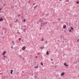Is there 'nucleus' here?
Wrapping results in <instances>:
<instances>
[{
    "label": "nucleus",
    "instance_id": "f257e3e1",
    "mask_svg": "<svg viewBox=\"0 0 79 79\" xmlns=\"http://www.w3.org/2000/svg\"><path fill=\"white\" fill-rule=\"evenodd\" d=\"M6 58V59H7L8 58V57L6 56H4V58H3V60H5V58Z\"/></svg>",
    "mask_w": 79,
    "mask_h": 79
},
{
    "label": "nucleus",
    "instance_id": "f03ea898",
    "mask_svg": "<svg viewBox=\"0 0 79 79\" xmlns=\"http://www.w3.org/2000/svg\"><path fill=\"white\" fill-rule=\"evenodd\" d=\"M26 49V46H23L22 48V50H24Z\"/></svg>",
    "mask_w": 79,
    "mask_h": 79
},
{
    "label": "nucleus",
    "instance_id": "7ed1b4c3",
    "mask_svg": "<svg viewBox=\"0 0 79 79\" xmlns=\"http://www.w3.org/2000/svg\"><path fill=\"white\" fill-rule=\"evenodd\" d=\"M41 26H45V23H41Z\"/></svg>",
    "mask_w": 79,
    "mask_h": 79
},
{
    "label": "nucleus",
    "instance_id": "20e7f679",
    "mask_svg": "<svg viewBox=\"0 0 79 79\" xmlns=\"http://www.w3.org/2000/svg\"><path fill=\"white\" fill-rule=\"evenodd\" d=\"M3 1L2 0H0V5H2L3 3Z\"/></svg>",
    "mask_w": 79,
    "mask_h": 79
},
{
    "label": "nucleus",
    "instance_id": "39448f33",
    "mask_svg": "<svg viewBox=\"0 0 79 79\" xmlns=\"http://www.w3.org/2000/svg\"><path fill=\"white\" fill-rule=\"evenodd\" d=\"M64 72H62L61 74V76H64Z\"/></svg>",
    "mask_w": 79,
    "mask_h": 79
},
{
    "label": "nucleus",
    "instance_id": "423d86ee",
    "mask_svg": "<svg viewBox=\"0 0 79 79\" xmlns=\"http://www.w3.org/2000/svg\"><path fill=\"white\" fill-rule=\"evenodd\" d=\"M44 46H43L42 47H40V49H42V50H43V49H44Z\"/></svg>",
    "mask_w": 79,
    "mask_h": 79
},
{
    "label": "nucleus",
    "instance_id": "0eeeda50",
    "mask_svg": "<svg viewBox=\"0 0 79 79\" xmlns=\"http://www.w3.org/2000/svg\"><path fill=\"white\" fill-rule=\"evenodd\" d=\"M64 64L65 66H68V65L66 63H64Z\"/></svg>",
    "mask_w": 79,
    "mask_h": 79
},
{
    "label": "nucleus",
    "instance_id": "6e6552de",
    "mask_svg": "<svg viewBox=\"0 0 79 79\" xmlns=\"http://www.w3.org/2000/svg\"><path fill=\"white\" fill-rule=\"evenodd\" d=\"M66 25H65L63 27V29H66Z\"/></svg>",
    "mask_w": 79,
    "mask_h": 79
},
{
    "label": "nucleus",
    "instance_id": "1a4fd4ad",
    "mask_svg": "<svg viewBox=\"0 0 79 79\" xmlns=\"http://www.w3.org/2000/svg\"><path fill=\"white\" fill-rule=\"evenodd\" d=\"M13 70H11L10 72V74H13Z\"/></svg>",
    "mask_w": 79,
    "mask_h": 79
},
{
    "label": "nucleus",
    "instance_id": "9d476101",
    "mask_svg": "<svg viewBox=\"0 0 79 79\" xmlns=\"http://www.w3.org/2000/svg\"><path fill=\"white\" fill-rule=\"evenodd\" d=\"M3 21V18H1L0 19V21Z\"/></svg>",
    "mask_w": 79,
    "mask_h": 79
},
{
    "label": "nucleus",
    "instance_id": "9b49d317",
    "mask_svg": "<svg viewBox=\"0 0 79 79\" xmlns=\"http://www.w3.org/2000/svg\"><path fill=\"white\" fill-rule=\"evenodd\" d=\"M23 31L25 32H26V28H24L23 29Z\"/></svg>",
    "mask_w": 79,
    "mask_h": 79
},
{
    "label": "nucleus",
    "instance_id": "f8f14e48",
    "mask_svg": "<svg viewBox=\"0 0 79 79\" xmlns=\"http://www.w3.org/2000/svg\"><path fill=\"white\" fill-rule=\"evenodd\" d=\"M18 56L19 58H22V56L21 55H19Z\"/></svg>",
    "mask_w": 79,
    "mask_h": 79
},
{
    "label": "nucleus",
    "instance_id": "ddd939ff",
    "mask_svg": "<svg viewBox=\"0 0 79 79\" xmlns=\"http://www.w3.org/2000/svg\"><path fill=\"white\" fill-rule=\"evenodd\" d=\"M46 54H47V55H49V53H48V51H47V52Z\"/></svg>",
    "mask_w": 79,
    "mask_h": 79
},
{
    "label": "nucleus",
    "instance_id": "4468645a",
    "mask_svg": "<svg viewBox=\"0 0 79 79\" xmlns=\"http://www.w3.org/2000/svg\"><path fill=\"white\" fill-rule=\"evenodd\" d=\"M70 28H71V30H74V28H73V27H70Z\"/></svg>",
    "mask_w": 79,
    "mask_h": 79
},
{
    "label": "nucleus",
    "instance_id": "2eb2a0df",
    "mask_svg": "<svg viewBox=\"0 0 79 79\" xmlns=\"http://www.w3.org/2000/svg\"><path fill=\"white\" fill-rule=\"evenodd\" d=\"M57 19L58 20V21H61V19L59 18H58Z\"/></svg>",
    "mask_w": 79,
    "mask_h": 79
},
{
    "label": "nucleus",
    "instance_id": "dca6fc26",
    "mask_svg": "<svg viewBox=\"0 0 79 79\" xmlns=\"http://www.w3.org/2000/svg\"><path fill=\"white\" fill-rule=\"evenodd\" d=\"M15 22H16V23H17V22H18V19H17L16 20Z\"/></svg>",
    "mask_w": 79,
    "mask_h": 79
},
{
    "label": "nucleus",
    "instance_id": "f3484780",
    "mask_svg": "<svg viewBox=\"0 0 79 79\" xmlns=\"http://www.w3.org/2000/svg\"><path fill=\"white\" fill-rule=\"evenodd\" d=\"M47 23H48V22H44V24H47Z\"/></svg>",
    "mask_w": 79,
    "mask_h": 79
},
{
    "label": "nucleus",
    "instance_id": "a211bd4d",
    "mask_svg": "<svg viewBox=\"0 0 79 79\" xmlns=\"http://www.w3.org/2000/svg\"><path fill=\"white\" fill-rule=\"evenodd\" d=\"M66 2H69V0H66L65 1Z\"/></svg>",
    "mask_w": 79,
    "mask_h": 79
},
{
    "label": "nucleus",
    "instance_id": "6ab92c4d",
    "mask_svg": "<svg viewBox=\"0 0 79 79\" xmlns=\"http://www.w3.org/2000/svg\"><path fill=\"white\" fill-rule=\"evenodd\" d=\"M37 55H40V53L38 52L37 53Z\"/></svg>",
    "mask_w": 79,
    "mask_h": 79
},
{
    "label": "nucleus",
    "instance_id": "aec40b11",
    "mask_svg": "<svg viewBox=\"0 0 79 79\" xmlns=\"http://www.w3.org/2000/svg\"><path fill=\"white\" fill-rule=\"evenodd\" d=\"M35 68H39V67L38 66H37L36 67H35Z\"/></svg>",
    "mask_w": 79,
    "mask_h": 79
},
{
    "label": "nucleus",
    "instance_id": "412c9836",
    "mask_svg": "<svg viewBox=\"0 0 79 79\" xmlns=\"http://www.w3.org/2000/svg\"><path fill=\"white\" fill-rule=\"evenodd\" d=\"M76 2H77V4H79V1H77Z\"/></svg>",
    "mask_w": 79,
    "mask_h": 79
},
{
    "label": "nucleus",
    "instance_id": "4be33fe9",
    "mask_svg": "<svg viewBox=\"0 0 79 79\" xmlns=\"http://www.w3.org/2000/svg\"><path fill=\"white\" fill-rule=\"evenodd\" d=\"M63 37V35H61L60 36V38H62V37Z\"/></svg>",
    "mask_w": 79,
    "mask_h": 79
},
{
    "label": "nucleus",
    "instance_id": "5701e85b",
    "mask_svg": "<svg viewBox=\"0 0 79 79\" xmlns=\"http://www.w3.org/2000/svg\"><path fill=\"white\" fill-rule=\"evenodd\" d=\"M17 34H19V35H20V33L18 31H17Z\"/></svg>",
    "mask_w": 79,
    "mask_h": 79
},
{
    "label": "nucleus",
    "instance_id": "b1692460",
    "mask_svg": "<svg viewBox=\"0 0 79 79\" xmlns=\"http://www.w3.org/2000/svg\"><path fill=\"white\" fill-rule=\"evenodd\" d=\"M23 22H26V19H24V20H23Z\"/></svg>",
    "mask_w": 79,
    "mask_h": 79
},
{
    "label": "nucleus",
    "instance_id": "393cba45",
    "mask_svg": "<svg viewBox=\"0 0 79 79\" xmlns=\"http://www.w3.org/2000/svg\"><path fill=\"white\" fill-rule=\"evenodd\" d=\"M21 16V15L20 14H19V15H17L18 17H20Z\"/></svg>",
    "mask_w": 79,
    "mask_h": 79
},
{
    "label": "nucleus",
    "instance_id": "a878e982",
    "mask_svg": "<svg viewBox=\"0 0 79 79\" xmlns=\"http://www.w3.org/2000/svg\"><path fill=\"white\" fill-rule=\"evenodd\" d=\"M41 65L42 66H43V63L41 62Z\"/></svg>",
    "mask_w": 79,
    "mask_h": 79
},
{
    "label": "nucleus",
    "instance_id": "bb28decb",
    "mask_svg": "<svg viewBox=\"0 0 79 79\" xmlns=\"http://www.w3.org/2000/svg\"><path fill=\"white\" fill-rule=\"evenodd\" d=\"M6 53V51H4L3 52V53H4V54H5Z\"/></svg>",
    "mask_w": 79,
    "mask_h": 79
},
{
    "label": "nucleus",
    "instance_id": "cd10ccee",
    "mask_svg": "<svg viewBox=\"0 0 79 79\" xmlns=\"http://www.w3.org/2000/svg\"><path fill=\"white\" fill-rule=\"evenodd\" d=\"M2 9H3V7H1V8H0V11H1V10H2Z\"/></svg>",
    "mask_w": 79,
    "mask_h": 79
},
{
    "label": "nucleus",
    "instance_id": "c85d7f7f",
    "mask_svg": "<svg viewBox=\"0 0 79 79\" xmlns=\"http://www.w3.org/2000/svg\"><path fill=\"white\" fill-rule=\"evenodd\" d=\"M36 7H37V5H36V6H35L34 7V9L36 8Z\"/></svg>",
    "mask_w": 79,
    "mask_h": 79
},
{
    "label": "nucleus",
    "instance_id": "c756f323",
    "mask_svg": "<svg viewBox=\"0 0 79 79\" xmlns=\"http://www.w3.org/2000/svg\"><path fill=\"white\" fill-rule=\"evenodd\" d=\"M34 77H35V79H36V78H35L36 77H37V76H34Z\"/></svg>",
    "mask_w": 79,
    "mask_h": 79
},
{
    "label": "nucleus",
    "instance_id": "7c9ffc66",
    "mask_svg": "<svg viewBox=\"0 0 79 79\" xmlns=\"http://www.w3.org/2000/svg\"><path fill=\"white\" fill-rule=\"evenodd\" d=\"M50 60H51V61H53V59H50Z\"/></svg>",
    "mask_w": 79,
    "mask_h": 79
},
{
    "label": "nucleus",
    "instance_id": "2f4dec72",
    "mask_svg": "<svg viewBox=\"0 0 79 79\" xmlns=\"http://www.w3.org/2000/svg\"><path fill=\"white\" fill-rule=\"evenodd\" d=\"M46 17H47L48 16V14H46Z\"/></svg>",
    "mask_w": 79,
    "mask_h": 79
},
{
    "label": "nucleus",
    "instance_id": "473e14b6",
    "mask_svg": "<svg viewBox=\"0 0 79 79\" xmlns=\"http://www.w3.org/2000/svg\"><path fill=\"white\" fill-rule=\"evenodd\" d=\"M2 29L3 30H5V28H4V27L2 28Z\"/></svg>",
    "mask_w": 79,
    "mask_h": 79
},
{
    "label": "nucleus",
    "instance_id": "72a5a7b5",
    "mask_svg": "<svg viewBox=\"0 0 79 79\" xmlns=\"http://www.w3.org/2000/svg\"><path fill=\"white\" fill-rule=\"evenodd\" d=\"M11 48H12L13 49V46H11Z\"/></svg>",
    "mask_w": 79,
    "mask_h": 79
},
{
    "label": "nucleus",
    "instance_id": "f704fd0d",
    "mask_svg": "<svg viewBox=\"0 0 79 79\" xmlns=\"http://www.w3.org/2000/svg\"><path fill=\"white\" fill-rule=\"evenodd\" d=\"M45 44H47V43H48V42H47V41H46L45 42Z\"/></svg>",
    "mask_w": 79,
    "mask_h": 79
},
{
    "label": "nucleus",
    "instance_id": "c9c22d12",
    "mask_svg": "<svg viewBox=\"0 0 79 79\" xmlns=\"http://www.w3.org/2000/svg\"><path fill=\"white\" fill-rule=\"evenodd\" d=\"M25 73V72L24 71H22V73Z\"/></svg>",
    "mask_w": 79,
    "mask_h": 79
},
{
    "label": "nucleus",
    "instance_id": "e433bc0d",
    "mask_svg": "<svg viewBox=\"0 0 79 79\" xmlns=\"http://www.w3.org/2000/svg\"><path fill=\"white\" fill-rule=\"evenodd\" d=\"M44 40V38H42V41H43Z\"/></svg>",
    "mask_w": 79,
    "mask_h": 79
},
{
    "label": "nucleus",
    "instance_id": "4c0bfd02",
    "mask_svg": "<svg viewBox=\"0 0 79 79\" xmlns=\"http://www.w3.org/2000/svg\"><path fill=\"white\" fill-rule=\"evenodd\" d=\"M69 31L71 32V30H70Z\"/></svg>",
    "mask_w": 79,
    "mask_h": 79
},
{
    "label": "nucleus",
    "instance_id": "58836bf2",
    "mask_svg": "<svg viewBox=\"0 0 79 79\" xmlns=\"http://www.w3.org/2000/svg\"><path fill=\"white\" fill-rule=\"evenodd\" d=\"M19 40H21V38H19Z\"/></svg>",
    "mask_w": 79,
    "mask_h": 79
},
{
    "label": "nucleus",
    "instance_id": "ea45409f",
    "mask_svg": "<svg viewBox=\"0 0 79 79\" xmlns=\"http://www.w3.org/2000/svg\"><path fill=\"white\" fill-rule=\"evenodd\" d=\"M2 55H5V54H4V53H2Z\"/></svg>",
    "mask_w": 79,
    "mask_h": 79
},
{
    "label": "nucleus",
    "instance_id": "a19ab883",
    "mask_svg": "<svg viewBox=\"0 0 79 79\" xmlns=\"http://www.w3.org/2000/svg\"><path fill=\"white\" fill-rule=\"evenodd\" d=\"M40 21H41V22H43L44 21H43V20H40Z\"/></svg>",
    "mask_w": 79,
    "mask_h": 79
},
{
    "label": "nucleus",
    "instance_id": "79ce46f5",
    "mask_svg": "<svg viewBox=\"0 0 79 79\" xmlns=\"http://www.w3.org/2000/svg\"><path fill=\"white\" fill-rule=\"evenodd\" d=\"M52 64H54V63H53V62H52Z\"/></svg>",
    "mask_w": 79,
    "mask_h": 79
},
{
    "label": "nucleus",
    "instance_id": "37998d69",
    "mask_svg": "<svg viewBox=\"0 0 79 79\" xmlns=\"http://www.w3.org/2000/svg\"><path fill=\"white\" fill-rule=\"evenodd\" d=\"M22 58L23 60H25V59H24V57H23Z\"/></svg>",
    "mask_w": 79,
    "mask_h": 79
},
{
    "label": "nucleus",
    "instance_id": "c03bdc74",
    "mask_svg": "<svg viewBox=\"0 0 79 79\" xmlns=\"http://www.w3.org/2000/svg\"><path fill=\"white\" fill-rule=\"evenodd\" d=\"M6 6V4L4 5V6Z\"/></svg>",
    "mask_w": 79,
    "mask_h": 79
},
{
    "label": "nucleus",
    "instance_id": "a18cd8bd",
    "mask_svg": "<svg viewBox=\"0 0 79 79\" xmlns=\"http://www.w3.org/2000/svg\"><path fill=\"white\" fill-rule=\"evenodd\" d=\"M44 19H45V20L47 19H45V18H44Z\"/></svg>",
    "mask_w": 79,
    "mask_h": 79
},
{
    "label": "nucleus",
    "instance_id": "49530a36",
    "mask_svg": "<svg viewBox=\"0 0 79 79\" xmlns=\"http://www.w3.org/2000/svg\"><path fill=\"white\" fill-rule=\"evenodd\" d=\"M44 14H42V16H44Z\"/></svg>",
    "mask_w": 79,
    "mask_h": 79
},
{
    "label": "nucleus",
    "instance_id": "de8ad7c7",
    "mask_svg": "<svg viewBox=\"0 0 79 79\" xmlns=\"http://www.w3.org/2000/svg\"><path fill=\"white\" fill-rule=\"evenodd\" d=\"M79 39H77V42H78V41H79Z\"/></svg>",
    "mask_w": 79,
    "mask_h": 79
},
{
    "label": "nucleus",
    "instance_id": "09e8293b",
    "mask_svg": "<svg viewBox=\"0 0 79 79\" xmlns=\"http://www.w3.org/2000/svg\"><path fill=\"white\" fill-rule=\"evenodd\" d=\"M24 27H26V26L25 25L24 26Z\"/></svg>",
    "mask_w": 79,
    "mask_h": 79
},
{
    "label": "nucleus",
    "instance_id": "8fccbe9b",
    "mask_svg": "<svg viewBox=\"0 0 79 79\" xmlns=\"http://www.w3.org/2000/svg\"><path fill=\"white\" fill-rule=\"evenodd\" d=\"M37 57H38L37 56H36V58H37Z\"/></svg>",
    "mask_w": 79,
    "mask_h": 79
},
{
    "label": "nucleus",
    "instance_id": "3c124183",
    "mask_svg": "<svg viewBox=\"0 0 79 79\" xmlns=\"http://www.w3.org/2000/svg\"><path fill=\"white\" fill-rule=\"evenodd\" d=\"M35 5V3H33V5Z\"/></svg>",
    "mask_w": 79,
    "mask_h": 79
},
{
    "label": "nucleus",
    "instance_id": "603ef678",
    "mask_svg": "<svg viewBox=\"0 0 79 79\" xmlns=\"http://www.w3.org/2000/svg\"><path fill=\"white\" fill-rule=\"evenodd\" d=\"M40 30H41V29H42V28H40Z\"/></svg>",
    "mask_w": 79,
    "mask_h": 79
},
{
    "label": "nucleus",
    "instance_id": "864d4df0",
    "mask_svg": "<svg viewBox=\"0 0 79 79\" xmlns=\"http://www.w3.org/2000/svg\"><path fill=\"white\" fill-rule=\"evenodd\" d=\"M12 43H14V41H12Z\"/></svg>",
    "mask_w": 79,
    "mask_h": 79
},
{
    "label": "nucleus",
    "instance_id": "5fc2aeb1",
    "mask_svg": "<svg viewBox=\"0 0 79 79\" xmlns=\"http://www.w3.org/2000/svg\"><path fill=\"white\" fill-rule=\"evenodd\" d=\"M20 52H21V50H20Z\"/></svg>",
    "mask_w": 79,
    "mask_h": 79
},
{
    "label": "nucleus",
    "instance_id": "6e6d98bb",
    "mask_svg": "<svg viewBox=\"0 0 79 79\" xmlns=\"http://www.w3.org/2000/svg\"><path fill=\"white\" fill-rule=\"evenodd\" d=\"M64 32H66V31H64Z\"/></svg>",
    "mask_w": 79,
    "mask_h": 79
},
{
    "label": "nucleus",
    "instance_id": "4d7b16f0",
    "mask_svg": "<svg viewBox=\"0 0 79 79\" xmlns=\"http://www.w3.org/2000/svg\"><path fill=\"white\" fill-rule=\"evenodd\" d=\"M38 23H37V24H38Z\"/></svg>",
    "mask_w": 79,
    "mask_h": 79
},
{
    "label": "nucleus",
    "instance_id": "13d9d810",
    "mask_svg": "<svg viewBox=\"0 0 79 79\" xmlns=\"http://www.w3.org/2000/svg\"><path fill=\"white\" fill-rule=\"evenodd\" d=\"M77 61H78V62H79V60H78Z\"/></svg>",
    "mask_w": 79,
    "mask_h": 79
},
{
    "label": "nucleus",
    "instance_id": "bf43d9fd",
    "mask_svg": "<svg viewBox=\"0 0 79 79\" xmlns=\"http://www.w3.org/2000/svg\"><path fill=\"white\" fill-rule=\"evenodd\" d=\"M2 38H3V39H4V37H2Z\"/></svg>",
    "mask_w": 79,
    "mask_h": 79
},
{
    "label": "nucleus",
    "instance_id": "052dcab7",
    "mask_svg": "<svg viewBox=\"0 0 79 79\" xmlns=\"http://www.w3.org/2000/svg\"><path fill=\"white\" fill-rule=\"evenodd\" d=\"M12 27V26H11V27Z\"/></svg>",
    "mask_w": 79,
    "mask_h": 79
},
{
    "label": "nucleus",
    "instance_id": "680f3d73",
    "mask_svg": "<svg viewBox=\"0 0 79 79\" xmlns=\"http://www.w3.org/2000/svg\"><path fill=\"white\" fill-rule=\"evenodd\" d=\"M76 23H77V21H76Z\"/></svg>",
    "mask_w": 79,
    "mask_h": 79
},
{
    "label": "nucleus",
    "instance_id": "e2e57ef3",
    "mask_svg": "<svg viewBox=\"0 0 79 79\" xmlns=\"http://www.w3.org/2000/svg\"><path fill=\"white\" fill-rule=\"evenodd\" d=\"M10 26H11V25H10Z\"/></svg>",
    "mask_w": 79,
    "mask_h": 79
},
{
    "label": "nucleus",
    "instance_id": "0e129e2a",
    "mask_svg": "<svg viewBox=\"0 0 79 79\" xmlns=\"http://www.w3.org/2000/svg\"><path fill=\"white\" fill-rule=\"evenodd\" d=\"M63 42H64V41Z\"/></svg>",
    "mask_w": 79,
    "mask_h": 79
},
{
    "label": "nucleus",
    "instance_id": "69168bd1",
    "mask_svg": "<svg viewBox=\"0 0 79 79\" xmlns=\"http://www.w3.org/2000/svg\"><path fill=\"white\" fill-rule=\"evenodd\" d=\"M32 76H33V74H32Z\"/></svg>",
    "mask_w": 79,
    "mask_h": 79
},
{
    "label": "nucleus",
    "instance_id": "338daca9",
    "mask_svg": "<svg viewBox=\"0 0 79 79\" xmlns=\"http://www.w3.org/2000/svg\"><path fill=\"white\" fill-rule=\"evenodd\" d=\"M54 75H55H55H56V74H55Z\"/></svg>",
    "mask_w": 79,
    "mask_h": 79
},
{
    "label": "nucleus",
    "instance_id": "774afa93",
    "mask_svg": "<svg viewBox=\"0 0 79 79\" xmlns=\"http://www.w3.org/2000/svg\"><path fill=\"white\" fill-rule=\"evenodd\" d=\"M55 67V68H56V67Z\"/></svg>",
    "mask_w": 79,
    "mask_h": 79
}]
</instances>
